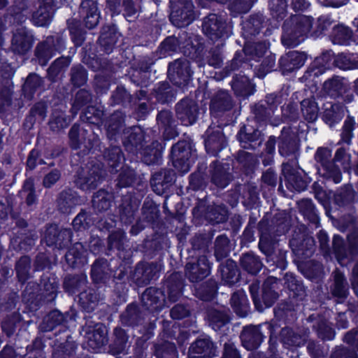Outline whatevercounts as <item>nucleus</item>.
I'll return each mask as SVG.
<instances>
[{"label":"nucleus","mask_w":358,"mask_h":358,"mask_svg":"<svg viewBox=\"0 0 358 358\" xmlns=\"http://www.w3.org/2000/svg\"><path fill=\"white\" fill-rule=\"evenodd\" d=\"M69 145L73 150H78V162L85 165L84 169L78 172L75 179L76 186L85 192L96 189L107 176V171L116 173L125 161L124 154L119 145H110L103 152L104 162L96 159L101 152V142L99 136L94 133L90 126V130L80 129L78 123L71 127L69 134Z\"/></svg>","instance_id":"nucleus-1"},{"label":"nucleus","mask_w":358,"mask_h":358,"mask_svg":"<svg viewBox=\"0 0 358 358\" xmlns=\"http://www.w3.org/2000/svg\"><path fill=\"white\" fill-rule=\"evenodd\" d=\"M132 263V257L129 255L127 257L124 256L122 260L112 258L109 262L105 258L99 257L91 266L90 275L94 284H105L109 278L108 272L112 275L114 283L112 300L115 306H121L128 299L130 287L128 272Z\"/></svg>","instance_id":"nucleus-2"},{"label":"nucleus","mask_w":358,"mask_h":358,"mask_svg":"<svg viewBox=\"0 0 358 358\" xmlns=\"http://www.w3.org/2000/svg\"><path fill=\"white\" fill-rule=\"evenodd\" d=\"M77 317L78 311L73 306L64 313L57 309L46 313V340H52L49 343L52 348L51 358H87L76 355L78 345L68 326Z\"/></svg>","instance_id":"nucleus-3"},{"label":"nucleus","mask_w":358,"mask_h":358,"mask_svg":"<svg viewBox=\"0 0 358 358\" xmlns=\"http://www.w3.org/2000/svg\"><path fill=\"white\" fill-rule=\"evenodd\" d=\"M268 40L253 41L245 40L242 50H237L233 59L227 62L222 71L223 77L229 76L233 72L238 70L252 69V61L259 62L270 48Z\"/></svg>","instance_id":"nucleus-4"},{"label":"nucleus","mask_w":358,"mask_h":358,"mask_svg":"<svg viewBox=\"0 0 358 358\" xmlns=\"http://www.w3.org/2000/svg\"><path fill=\"white\" fill-rule=\"evenodd\" d=\"M314 17L303 14L292 15L282 26L281 43L286 48H294L311 37Z\"/></svg>","instance_id":"nucleus-5"},{"label":"nucleus","mask_w":358,"mask_h":358,"mask_svg":"<svg viewBox=\"0 0 358 358\" xmlns=\"http://www.w3.org/2000/svg\"><path fill=\"white\" fill-rule=\"evenodd\" d=\"M169 158L178 175L184 176L188 173L197 159V150L193 139L187 137L173 144Z\"/></svg>","instance_id":"nucleus-6"},{"label":"nucleus","mask_w":358,"mask_h":358,"mask_svg":"<svg viewBox=\"0 0 358 358\" xmlns=\"http://www.w3.org/2000/svg\"><path fill=\"white\" fill-rule=\"evenodd\" d=\"M278 278L273 276L267 277L262 285V295L259 296L260 282L256 280L249 285V292L255 306V308L262 312L266 308L272 307L279 297L276 291Z\"/></svg>","instance_id":"nucleus-7"},{"label":"nucleus","mask_w":358,"mask_h":358,"mask_svg":"<svg viewBox=\"0 0 358 358\" xmlns=\"http://www.w3.org/2000/svg\"><path fill=\"white\" fill-rule=\"evenodd\" d=\"M241 36L245 40H254L258 36H268L277 24H272V19L262 12H254L241 21Z\"/></svg>","instance_id":"nucleus-8"},{"label":"nucleus","mask_w":358,"mask_h":358,"mask_svg":"<svg viewBox=\"0 0 358 358\" xmlns=\"http://www.w3.org/2000/svg\"><path fill=\"white\" fill-rule=\"evenodd\" d=\"M203 34L213 43L224 42L232 33L227 13H210L202 21Z\"/></svg>","instance_id":"nucleus-9"},{"label":"nucleus","mask_w":358,"mask_h":358,"mask_svg":"<svg viewBox=\"0 0 358 358\" xmlns=\"http://www.w3.org/2000/svg\"><path fill=\"white\" fill-rule=\"evenodd\" d=\"M170 8L169 21L178 28H185L197 17L194 0H168Z\"/></svg>","instance_id":"nucleus-10"},{"label":"nucleus","mask_w":358,"mask_h":358,"mask_svg":"<svg viewBox=\"0 0 358 358\" xmlns=\"http://www.w3.org/2000/svg\"><path fill=\"white\" fill-rule=\"evenodd\" d=\"M263 131V129L253 124L250 117H248L245 122L240 124L236 138L241 148L255 151L264 141Z\"/></svg>","instance_id":"nucleus-11"},{"label":"nucleus","mask_w":358,"mask_h":358,"mask_svg":"<svg viewBox=\"0 0 358 358\" xmlns=\"http://www.w3.org/2000/svg\"><path fill=\"white\" fill-rule=\"evenodd\" d=\"M289 245L295 257L294 260L299 262H305L310 258L315 250V240L309 236L305 229L294 230Z\"/></svg>","instance_id":"nucleus-12"},{"label":"nucleus","mask_w":358,"mask_h":358,"mask_svg":"<svg viewBox=\"0 0 358 358\" xmlns=\"http://www.w3.org/2000/svg\"><path fill=\"white\" fill-rule=\"evenodd\" d=\"M300 148L298 132L291 127H283L278 138L279 155L289 159H296L300 155Z\"/></svg>","instance_id":"nucleus-13"},{"label":"nucleus","mask_w":358,"mask_h":358,"mask_svg":"<svg viewBox=\"0 0 358 358\" xmlns=\"http://www.w3.org/2000/svg\"><path fill=\"white\" fill-rule=\"evenodd\" d=\"M162 268L160 262L141 261L136 264L130 278L136 286L145 287L159 278Z\"/></svg>","instance_id":"nucleus-14"},{"label":"nucleus","mask_w":358,"mask_h":358,"mask_svg":"<svg viewBox=\"0 0 358 358\" xmlns=\"http://www.w3.org/2000/svg\"><path fill=\"white\" fill-rule=\"evenodd\" d=\"M192 76L191 64L186 59L179 58L169 64L167 76L173 85L180 89L188 87Z\"/></svg>","instance_id":"nucleus-15"},{"label":"nucleus","mask_w":358,"mask_h":358,"mask_svg":"<svg viewBox=\"0 0 358 358\" xmlns=\"http://www.w3.org/2000/svg\"><path fill=\"white\" fill-rule=\"evenodd\" d=\"M185 285V279L182 273L173 271L164 275L159 288L170 305L182 296Z\"/></svg>","instance_id":"nucleus-16"},{"label":"nucleus","mask_w":358,"mask_h":358,"mask_svg":"<svg viewBox=\"0 0 358 358\" xmlns=\"http://www.w3.org/2000/svg\"><path fill=\"white\" fill-rule=\"evenodd\" d=\"M177 174L175 169H161L155 172L150 180L152 191L157 195L168 198L173 192Z\"/></svg>","instance_id":"nucleus-17"},{"label":"nucleus","mask_w":358,"mask_h":358,"mask_svg":"<svg viewBox=\"0 0 358 358\" xmlns=\"http://www.w3.org/2000/svg\"><path fill=\"white\" fill-rule=\"evenodd\" d=\"M336 56L331 50L323 52L321 55L315 57L313 62H311L304 72L302 79L305 82L317 84L319 81V77L327 70L331 69L332 66H334Z\"/></svg>","instance_id":"nucleus-18"},{"label":"nucleus","mask_w":358,"mask_h":358,"mask_svg":"<svg viewBox=\"0 0 358 358\" xmlns=\"http://www.w3.org/2000/svg\"><path fill=\"white\" fill-rule=\"evenodd\" d=\"M120 139L126 151L135 155L150 141V136L147 135L142 127L134 126L124 129Z\"/></svg>","instance_id":"nucleus-19"},{"label":"nucleus","mask_w":358,"mask_h":358,"mask_svg":"<svg viewBox=\"0 0 358 358\" xmlns=\"http://www.w3.org/2000/svg\"><path fill=\"white\" fill-rule=\"evenodd\" d=\"M199 110L198 103L189 96H185L175 106L177 120L185 127L192 126L197 122Z\"/></svg>","instance_id":"nucleus-20"},{"label":"nucleus","mask_w":358,"mask_h":358,"mask_svg":"<svg viewBox=\"0 0 358 358\" xmlns=\"http://www.w3.org/2000/svg\"><path fill=\"white\" fill-rule=\"evenodd\" d=\"M222 159L221 162L215 159L209 165V180L218 188L227 187L233 180L234 176L231 172L232 164L228 159Z\"/></svg>","instance_id":"nucleus-21"},{"label":"nucleus","mask_w":358,"mask_h":358,"mask_svg":"<svg viewBox=\"0 0 358 358\" xmlns=\"http://www.w3.org/2000/svg\"><path fill=\"white\" fill-rule=\"evenodd\" d=\"M194 217L203 219L208 223L215 225L225 222L229 216L227 207L224 204L197 206L192 210Z\"/></svg>","instance_id":"nucleus-22"},{"label":"nucleus","mask_w":358,"mask_h":358,"mask_svg":"<svg viewBox=\"0 0 358 358\" xmlns=\"http://www.w3.org/2000/svg\"><path fill=\"white\" fill-rule=\"evenodd\" d=\"M212 264L207 256L196 257L187 262L185 266V276L192 283H197L206 278L211 272Z\"/></svg>","instance_id":"nucleus-23"},{"label":"nucleus","mask_w":358,"mask_h":358,"mask_svg":"<svg viewBox=\"0 0 358 358\" xmlns=\"http://www.w3.org/2000/svg\"><path fill=\"white\" fill-rule=\"evenodd\" d=\"M136 328L137 334L135 345H134V355L136 358H143L145 350L150 344V341L155 336L157 328L156 320L140 324Z\"/></svg>","instance_id":"nucleus-24"},{"label":"nucleus","mask_w":358,"mask_h":358,"mask_svg":"<svg viewBox=\"0 0 358 358\" xmlns=\"http://www.w3.org/2000/svg\"><path fill=\"white\" fill-rule=\"evenodd\" d=\"M323 87L331 97L341 99L347 103L354 99L350 84L344 78L334 76L329 78L324 83Z\"/></svg>","instance_id":"nucleus-25"},{"label":"nucleus","mask_w":358,"mask_h":358,"mask_svg":"<svg viewBox=\"0 0 358 358\" xmlns=\"http://www.w3.org/2000/svg\"><path fill=\"white\" fill-rule=\"evenodd\" d=\"M187 37V31L182 29L166 36L157 47V54L162 58L182 52Z\"/></svg>","instance_id":"nucleus-26"},{"label":"nucleus","mask_w":358,"mask_h":358,"mask_svg":"<svg viewBox=\"0 0 358 358\" xmlns=\"http://www.w3.org/2000/svg\"><path fill=\"white\" fill-rule=\"evenodd\" d=\"M141 301L142 306L152 314H158L164 308L169 306L163 292L156 287H147Z\"/></svg>","instance_id":"nucleus-27"},{"label":"nucleus","mask_w":358,"mask_h":358,"mask_svg":"<svg viewBox=\"0 0 358 358\" xmlns=\"http://www.w3.org/2000/svg\"><path fill=\"white\" fill-rule=\"evenodd\" d=\"M122 36L117 24L114 23L103 24L97 40L100 50L104 54H110L117 47V43Z\"/></svg>","instance_id":"nucleus-28"},{"label":"nucleus","mask_w":358,"mask_h":358,"mask_svg":"<svg viewBox=\"0 0 358 358\" xmlns=\"http://www.w3.org/2000/svg\"><path fill=\"white\" fill-rule=\"evenodd\" d=\"M78 13V20L88 29L96 27L101 19L99 3L96 0H82Z\"/></svg>","instance_id":"nucleus-29"},{"label":"nucleus","mask_w":358,"mask_h":358,"mask_svg":"<svg viewBox=\"0 0 358 358\" xmlns=\"http://www.w3.org/2000/svg\"><path fill=\"white\" fill-rule=\"evenodd\" d=\"M216 352V343L210 336L205 334L199 335L191 343L188 350L191 358H213Z\"/></svg>","instance_id":"nucleus-30"},{"label":"nucleus","mask_w":358,"mask_h":358,"mask_svg":"<svg viewBox=\"0 0 358 358\" xmlns=\"http://www.w3.org/2000/svg\"><path fill=\"white\" fill-rule=\"evenodd\" d=\"M73 238L71 229H59L57 224H46V246L61 250L69 247Z\"/></svg>","instance_id":"nucleus-31"},{"label":"nucleus","mask_w":358,"mask_h":358,"mask_svg":"<svg viewBox=\"0 0 358 358\" xmlns=\"http://www.w3.org/2000/svg\"><path fill=\"white\" fill-rule=\"evenodd\" d=\"M164 149V145L153 140L145 144L135 155L148 166L159 165L162 161Z\"/></svg>","instance_id":"nucleus-32"},{"label":"nucleus","mask_w":358,"mask_h":358,"mask_svg":"<svg viewBox=\"0 0 358 358\" xmlns=\"http://www.w3.org/2000/svg\"><path fill=\"white\" fill-rule=\"evenodd\" d=\"M126 113L117 110L111 113L105 120L104 127L106 135L110 141L117 142L123 131L126 129Z\"/></svg>","instance_id":"nucleus-33"},{"label":"nucleus","mask_w":358,"mask_h":358,"mask_svg":"<svg viewBox=\"0 0 358 358\" xmlns=\"http://www.w3.org/2000/svg\"><path fill=\"white\" fill-rule=\"evenodd\" d=\"M308 59L304 52L292 50L280 57L278 60V69L282 75H288L302 67Z\"/></svg>","instance_id":"nucleus-34"},{"label":"nucleus","mask_w":358,"mask_h":358,"mask_svg":"<svg viewBox=\"0 0 358 358\" xmlns=\"http://www.w3.org/2000/svg\"><path fill=\"white\" fill-rule=\"evenodd\" d=\"M131 108H134V115L138 120H144L152 111L156 105L154 101L150 99V96L146 90H139L134 94V100Z\"/></svg>","instance_id":"nucleus-35"},{"label":"nucleus","mask_w":358,"mask_h":358,"mask_svg":"<svg viewBox=\"0 0 358 358\" xmlns=\"http://www.w3.org/2000/svg\"><path fill=\"white\" fill-rule=\"evenodd\" d=\"M204 147L206 152L213 157H217L227 145V138L221 129H213L208 128L205 132Z\"/></svg>","instance_id":"nucleus-36"},{"label":"nucleus","mask_w":358,"mask_h":358,"mask_svg":"<svg viewBox=\"0 0 358 358\" xmlns=\"http://www.w3.org/2000/svg\"><path fill=\"white\" fill-rule=\"evenodd\" d=\"M262 324L258 326L248 325L243 327L240 339L243 347L247 350H255L261 345L265 336H264L262 329H264Z\"/></svg>","instance_id":"nucleus-37"},{"label":"nucleus","mask_w":358,"mask_h":358,"mask_svg":"<svg viewBox=\"0 0 358 358\" xmlns=\"http://www.w3.org/2000/svg\"><path fill=\"white\" fill-rule=\"evenodd\" d=\"M127 241V236L124 231L120 228L113 231L108 234L107 238V252L108 255H111L112 252H116L117 258L116 259H123L124 256L126 257L129 255L132 256L126 250L125 243Z\"/></svg>","instance_id":"nucleus-38"},{"label":"nucleus","mask_w":358,"mask_h":358,"mask_svg":"<svg viewBox=\"0 0 358 358\" xmlns=\"http://www.w3.org/2000/svg\"><path fill=\"white\" fill-rule=\"evenodd\" d=\"M148 94L155 105H169L176 101L177 91L169 82L160 81L155 85Z\"/></svg>","instance_id":"nucleus-39"},{"label":"nucleus","mask_w":358,"mask_h":358,"mask_svg":"<svg viewBox=\"0 0 358 358\" xmlns=\"http://www.w3.org/2000/svg\"><path fill=\"white\" fill-rule=\"evenodd\" d=\"M280 337L285 348L294 351L307 343L309 335L306 331L299 333L291 327H285L281 329Z\"/></svg>","instance_id":"nucleus-40"},{"label":"nucleus","mask_w":358,"mask_h":358,"mask_svg":"<svg viewBox=\"0 0 358 358\" xmlns=\"http://www.w3.org/2000/svg\"><path fill=\"white\" fill-rule=\"evenodd\" d=\"M220 283L211 277L194 285V295L203 302L213 301L217 298Z\"/></svg>","instance_id":"nucleus-41"},{"label":"nucleus","mask_w":358,"mask_h":358,"mask_svg":"<svg viewBox=\"0 0 358 358\" xmlns=\"http://www.w3.org/2000/svg\"><path fill=\"white\" fill-rule=\"evenodd\" d=\"M88 347L93 352H98L108 341V330L105 324L99 322L86 332Z\"/></svg>","instance_id":"nucleus-42"},{"label":"nucleus","mask_w":358,"mask_h":358,"mask_svg":"<svg viewBox=\"0 0 358 358\" xmlns=\"http://www.w3.org/2000/svg\"><path fill=\"white\" fill-rule=\"evenodd\" d=\"M66 268H81L87 262V252L82 243L76 242L64 255Z\"/></svg>","instance_id":"nucleus-43"},{"label":"nucleus","mask_w":358,"mask_h":358,"mask_svg":"<svg viewBox=\"0 0 358 358\" xmlns=\"http://www.w3.org/2000/svg\"><path fill=\"white\" fill-rule=\"evenodd\" d=\"M141 201L134 195H126L122 197L119 206L120 222L125 224H131L135 220L138 211Z\"/></svg>","instance_id":"nucleus-44"},{"label":"nucleus","mask_w":358,"mask_h":358,"mask_svg":"<svg viewBox=\"0 0 358 358\" xmlns=\"http://www.w3.org/2000/svg\"><path fill=\"white\" fill-rule=\"evenodd\" d=\"M219 263L217 272L224 285L233 286L240 282L241 271L234 260L227 259Z\"/></svg>","instance_id":"nucleus-45"},{"label":"nucleus","mask_w":358,"mask_h":358,"mask_svg":"<svg viewBox=\"0 0 358 358\" xmlns=\"http://www.w3.org/2000/svg\"><path fill=\"white\" fill-rule=\"evenodd\" d=\"M282 173L287 187H292L299 192L305 191L312 181V178L307 173L303 171L301 173L292 167L284 169Z\"/></svg>","instance_id":"nucleus-46"},{"label":"nucleus","mask_w":358,"mask_h":358,"mask_svg":"<svg viewBox=\"0 0 358 358\" xmlns=\"http://www.w3.org/2000/svg\"><path fill=\"white\" fill-rule=\"evenodd\" d=\"M230 83L235 96L239 99H248L256 92V85L245 75L235 74Z\"/></svg>","instance_id":"nucleus-47"},{"label":"nucleus","mask_w":358,"mask_h":358,"mask_svg":"<svg viewBox=\"0 0 358 358\" xmlns=\"http://www.w3.org/2000/svg\"><path fill=\"white\" fill-rule=\"evenodd\" d=\"M284 279L289 299L299 304V302L303 301L306 296L303 281L294 274L288 273L285 274Z\"/></svg>","instance_id":"nucleus-48"},{"label":"nucleus","mask_w":358,"mask_h":358,"mask_svg":"<svg viewBox=\"0 0 358 358\" xmlns=\"http://www.w3.org/2000/svg\"><path fill=\"white\" fill-rule=\"evenodd\" d=\"M284 279L289 299L299 304V302L303 301L306 296L303 281L294 274L288 273L285 274Z\"/></svg>","instance_id":"nucleus-49"},{"label":"nucleus","mask_w":358,"mask_h":358,"mask_svg":"<svg viewBox=\"0 0 358 358\" xmlns=\"http://www.w3.org/2000/svg\"><path fill=\"white\" fill-rule=\"evenodd\" d=\"M53 268L50 258L46 255V273H49L46 275V307L53 303L59 293L60 279Z\"/></svg>","instance_id":"nucleus-50"},{"label":"nucleus","mask_w":358,"mask_h":358,"mask_svg":"<svg viewBox=\"0 0 358 358\" xmlns=\"http://www.w3.org/2000/svg\"><path fill=\"white\" fill-rule=\"evenodd\" d=\"M207 169L206 163H198L196 169L188 177L189 185L187 187L188 192L203 191L206 188L210 181Z\"/></svg>","instance_id":"nucleus-51"},{"label":"nucleus","mask_w":358,"mask_h":358,"mask_svg":"<svg viewBox=\"0 0 358 358\" xmlns=\"http://www.w3.org/2000/svg\"><path fill=\"white\" fill-rule=\"evenodd\" d=\"M308 321L313 322L312 329L316 333L318 338L323 341L334 339L336 336L335 329L324 317H315L314 314H312L308 317Z\"/></svg>","instance_id":"nucleus-52"},{"label":"nucleus","mask_w":358,"mask_h":358,"mask_svg":"<svg viewBox=\"0 0 358 358\" xmlns=\"http://www.w3.org/2000/svg\"><path fill=\"white\" fill-rule=\"evenodd\" d=\"M87 284V278L85 274H67L62 283L65 293L69 296H78L83 289H85Z\"/></svg>","instance_id":"nucleus-53"},{"label":"nucleus","mask_w":358,"mask_h":358,"mask_svg":"<svg viewBox=\"0 0 358 358\" xmlns=\"http://www.w3.org/2000/svg\"><path fill=\"white\" fill-rule=\"evenodd\" d=\"M66 36L61 30L46 36V64L51 58L66 50Z\"/></svg>","instance_id":"nucleus-54"},{"label":"nucleus","mask_w":358,"mask_h":358,"mask_svg":"<svg viewBox=\"0 0 358 358\" xmlns=\"http://www.w3.org/2000/svg\"><path fill=\"white\" fill-rule=\"evenodd\" d=\"M78 303L83 312L92 313L99 304V292L92 287H87L78 295Z\"/></svg>","instance_id":"nucleus-55"},{"label":"nucleus","mask_w":358,"mask_h":358,"mask_svg":"<svg viewBox=\"0 0 358 358\" xmlns=\"http://www.w3.org/2000/svg\"><path fill=\"white\" fill-rule=\"evenodd\" d=\"M234 106L233 99L230 94L225 90L217 91L212 97L209 106L212 114H218L230 110Z\"/></svg>","instance_id":"nucleus-56"},{"label":"nucleus","mask_w":358,"mask_h":358,"mask_svg":"<svg viewBox=\"0 0 358 358\" xmlns=\"http://www.w3.org/2000/svg\"><path fill=\"white\" fill-rule=\"evenodd\" d=\"M212 236L207 234H196L189 240L191 248L188 252L192 257L205 256L204 254L208 252V248L212 243Z\"/></svg>","instance_id":"nucleus-57"},{"label":"nucleus","mask_w":358,"mask_h":358,"mask_svg":"<svg viewBox=\"0 0 358 358\" xmlns=\"http://www.w3.org/2000/svg\"><path fill=\"white\" fill-rule=\"evenodd\" d=\"M120 317L122 324L134 328L143 320V314L139 305L134 301L127 306L125 310L121 313Z\"/></svg>","instance_id":"nucleus-58"},{"label":"nucleus","mask_w":358,"mask_h":358,"mask_svg":"<svg viewBox=\"0 0 358 358\" xmlns=\"http://www.w3.org/2000/svg\"><path fill=\"white\" fill-rule=\"evenodd\" d=\"M71 62L69 56H61L54 60L46 69V78L52 83H55L63 77Z\"/></svg>","instance_id":"nucleus-59"},{"label":"nucleus","mask_w":358,"mask_h":358,"mask_svg":"<svg viewBox=\"0 0 358 358\" xmlns=\"http://www.w3.org/2000/svg\"><path fill=\"white\" fill-rule=\"evenodd\" d=\"M299 305L292 300L278 303L273 308L274 316L285 323L292 322L296 319L297 310L295 307Z\"/></svg>","instance_id":"nucleus-60"},{"label":"nucleus","mask_w":358,"mask_h":358,"mask_svg":"<svg viewBox=\"0 0 358 358\" xmlns=\"http://www.w3.org/2000/svg\"><path fill=\"white\" fill-rule=\"evenodd\" d=\"M239 262L241 268L251 275H257L264 266L260 257L252 251L242 254Z\"/></svg>","instance_id":"nucleus-61"},{"label":"nucleus","mask_w":358,"mask_h":358,"mask_svg":"<svg viewBox=\"0 0 358 358\" xmlns=\"http://www.w3.org/2000/svg\"><path fill=\"white\" fill-rule=\"evenodd\" d=\"M66 26L74 45L82 46L86 39L87 31L81 21L76 17H71L66 20Z\"/></svg>","instance_id":"nucleus-62"},{"label":"nucleus","mask_w":358,"mask_h":358,"mask_svg":"<svg viewBox=\"0 0 358 358\" xmlns=\"http://www.w3.org/2000/svg\"><path fill=\"white\" fill-rule=\"evenodd\" d=\"M206 313L209 326L215 331L221 330L231 320L230 315L224 310L211 307L206 310Z\"/></svg>","instance_id":"nucleus-63"},{"label":"nucleus","mask_w":358,"mask_h":358,"mask_svg":"<svg viewBox=\"0 0 358 358\" xmlns=\"http://www.w3.org/2000/svg\"><path fill=\"white\" fill-rule=\"evenodd\" d=\"M96 215L90 210L82 208L72 221L73 229L76 231H84L94 225Z\"/></svg>","instance_id":"nucleus-64"}]
</instances>
